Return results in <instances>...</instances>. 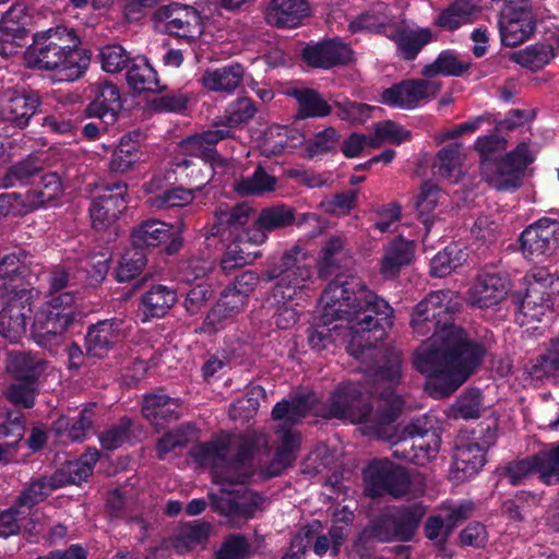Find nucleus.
Returning a JSON list of instances; mask_svg holds the SVG:
<instances>
[{"label":"nucleus","instance_id":"64","mask_svg":"<svg viewBox=\"0 0 559 559\" xmlns=\"http://www.w3.org/2000/svg\"><path fill=\"white\" fill-rule=\"evenodd\" d=\"M25 417L20 412H9L7 418L0 424V441L12 443L20 449L25 435Z\"/></svg>","mask_w":559,"mask_h":559},{"label":"nucleus","instance_id":"27","mask_svg":"<svg viewBox=\"0 0 559 559\" xmlns=\"http://www.w3.org/2000/svg\"><path fill=\"white\" fill-rule=\"evenodd\" d=\"M48 361L37 353L10 350L7 354L5 370L11 380L43 383Z\"/></svg>","mask_w":559,"mask_h":559},{"label":"nucleus","instance_id":"51","mask_svg":"<svg viewBox=\"0 0 559 559\" xmlns=\"http://www.w3.org/2000/svg\"><path fill=\"white\" fill-rule=\"evenodd\" d=\"M554 49L550 45L536 43L524 49L510 53V60L532 71H539L554 58Z\"/></svg>","mask_w":559,"mask_h":559},{"label":"nucleus","instance_id":"25","mask_svg":"<svg viewBox=\"0 0 559 559\" xmlns=\"http://www.w3.org/2000/svg\"><path fill=\"white\" fill-rule=\"evenodd\" d=\"M178 301L177 289L164 284H152L141 294L138 317L142 323L165 318Z\"/></svg>","mask_w":559,"mask_h":559},{"label":"nucleus","instance_id":"35","mask_svg":"<svg viewBox=\"0 0 559 559\" xmlns=\"http://www.w3.org/2000/svg\"><path fill=\"white\" fill-rule=\"evenodd\" d=\"M233 447V436L222 433L210 441L198 443L189 451V456L199 466H227L228 454Z\"/></svg>","mask_w":559,"mask_h":559},{"label":"nucleus","instance_id":"4","mask_svg":"<svg viewBox=\"0 0 559 559\" xmlns=\"http://www.w3.org/2000/svg\"><path fill=\"white\" fill-rule=\"evenodd\" d=\"M308 259L307 250L295 245L281 255L270 258L262 271L263 282L273 283L265 300L270 307L276 308L274 318L278 329H289L299 319L297 310L288 302L313 283Z\"/></svg>","mask_w":559,"mask_h":559},{"label":"nucleus","instance_id":"54","mask_svg":"<svg viewBox=\"0 0 559 559\" xmlns=\"http://www.w3.org/2000/svg\"><path fill=\"white\" fill-rule=\"evenodd\" d=\"M344 246L345 239L340 235L331 236L324 241L318 260V273L321 278H329L340 267Z\"/></svg>","mask_w":559,"mask_h":559},{"label":"nucleus","instance_id":"39","mask_svg":"<svg viewBox=\"0 0 559 559\" xmlns=\"http://www.w3.org/2000/svg\"><path fill=\"white\" fill-rule=\"evenodd\" d=\"M178 403L166 394L151 393L143 397L142 415L154 426H163L179 417Z\"/></svg>","mask_w":559,"mask_h":559},{"label":"nucleus","instance_id":"6","mask_svg":"<svg viewBox=\"0 0 559 559\" xmlns=\"http://www.w3.org/2000/svg\"><path fill=\"white\" fill-rule=\"evenodd\" d=\"M426 508L417 502L386 507L369 518L358 534L355 546L368 549L373 544L412 542L425 516Z\"/></svg>","mask_w":559,"mask_h":559},{"label":"nucleus","instance_id":"42","mask_svg":"<svg viewBox=\"0 0 559 559\" xmlns=\"http://www.w3.org/2000/svg\"><path fill=\"white\" fill-rule=\"evenodd\" d=\"M127 69V83L134 92L159 93L165 90L156 70L146 58L133 59Z\"/></svg>","mask_w":559,"mask_h":559},{"label":"nucleus","instance_id":"11","mask_svg":"<svg viewBox=\"0 0 559 559\" xmlns=\"http://www.w3.org/2000/svg\"><path fill=\"white\" fill-rule=\"evenodd\" d=\"M156 28L187 41L193 40L201 33V15L192 5L170 2L159 5L152 14Z\"/></svg>","mask_w":559,"mask_h":559},{"label":"nucleus","instance_id":"32","mask_svg":"<svg viewBox=\"0 0 559 559\" xmlns=\"http://www.w3.org/2000/svg\"><path fill=\"white\" fill-rule=\"evenodd\" d=\"M212 530V524L203 520L182 523L173 537L175 551L185 556L197 549L203 550L209 543Z\"/></svg>","mask_w":559,"mask_h":559},{"label":"nucleus","instance_id":"1","mask_svg":"<svg viewBox=\"0 0 559 559\" xmlns=\"http://www.w3.org/2000/svg\"><path fill=\"white\" fill-rule=\"evenodd\" d=\"M411 328L428 341L416 350L414 367L428 378L426 390L433 399L453 394L481 365L487 347L454 324L449 293L428 294L414 308Z\"/></svg>","mask_w":559,"mask_h":559},{"label":"nucleus","instance_id":"21","mask_svg":"<svg viewBox=\"0 0 559 559\" xmlns=\"http://www.w3.org/2000/svg\"><path fill=\"white\" fill-rule=\"evenodd\" d=\"M535 156L526 142H520L512 151L497 160V189L501 191L518 190L523 182L525 170L533 164Z\"/></svg>","mask_w":559,"mask_h":559},{"label":"nucleus","instance_id":"46","mask_svg":"<svg viewBox=\"0 0 559 559\" xmlns=\"http://www.w3.org/2000/svg\"><path fill=\"white\" fill-rule=\"evenodd\" d=\"M525 369L532 380L544 381L556 378L559 374V335L552 337L546 353L532 359Z\"/></svg>","mask_w":559,"mask_h":559},{"label":"nucleus","instance_id":"45","mask_svg":"<svg viewBox=\"0 0 559 559\" xmlns=\"http://www.w3.org/2000/svg\"><path fill=\"white\" fill-rule=\"evenodd\" d=\"M147 264V253L134 246L127 249L114 271V277L118 283H126L135 280L134 288H140L145 277L138 280Z\"/></svg>","mask_w":559,"mask_h":559},{"label":"nucleus","instance_id":"63","mask_svg":"<svg viewBox=\"0 0 559 559\" xmlns=\"http://www.w3.org/2000/svg\"><path fill=\"white\" fill-rule=\"evenodd\" d=\"M98 59L102 69L109 73H118L127 69L132 59L119 44L107 45L99 49Z\"/></svg>","mask_w":559,"mask_h":559},{"label":"nucleus","instance_id":"53","mask_svg":"<svg viewBox=\"0 0 559 559\" xmlns=\"http://www.w3.org/2000/svg\"><path fill=\"white\" fill-rule=\"evenodd\" d=\"M41 384L12 380L3 390V396L19 409H31L36 404Z\"/></svg>","mask_w":559,"mask_h":559},{"label":"nucleus","instance_id":"29","mask_svg":"<svg viewBox=\"0 0 559 559\" xmlns=\"http://www.w3.org/2000/svg\"><path fill=\"white\" fill-rule=\"evenodd\" d=\"M429 83L421 79L404 80L381 93V102L393 108L414 109L428 97Z\"/></svg>","mask_w":559,"mask_h":559},{"label":"nucleus","instance_id":"61","mask_svg":"<svg viewBox=\"0 0 559 559\" xmlns=\"http://www.w3.org/2000/svg\"><path fill=\"white\" fill-rule=\"evenodd\" d=\"M40 170L41 167L38 159L36 157L28 156L8 168L2 177V186L9 188L16 185H25L31 180V178L38 175Z\"/></svg>","mask_w":559,"mask_h":559},{"label":"nucleus","instance_id":"15","mask_svg":"<svg viewBox=\"0 0 559 559\" xmlns=\"http://www.w3.org/2000/svg\"><path fill=\"white\" fill-rule=\"evenodd\" d=\"M131 245L146 253L151 248L164 246V252L173 255L182 248L183 238L174 225L158 219H146L133 228Z\"/></svg>","mask_w":559,"mask_h":559},{"label":"nucleus","instance_id":"59","mask_svg":"<svg viewBox=\"0 0 559 559\" xmlns=\"http://www.w3.org/2000/svg\"><path fill=\"white\" fill-rule=\"evenodd\" d=\"M194 199L195 194L192 192V189L177 185L152 197L150 203L156 210H171L188 206Z\"/></svg>","mask_w":559,"mask_h":559},{"label":"nucleus","instance_id":"20","mask_svg":"<svg viewBox=\"0 0 559 559\" xmlns=\"http://www.w3.org/2000/svg\"><path fill=\"white\" fill-rule=\"evenodd\" d=\"M90 99L84 109L87 118L104 119L105 123H116L123 107L119 87L110 81L98 80L86 91Z\"/></svg>","mask_w":559,"mask_h":559},{"label":"nucleus","instance_id":"19","mask_svg":"<svg viewBox=\"0 0 559 559\" xmlns=\"http://www.w3.org/2000/svg\"><path fill=\"white\" fill-rule=\"evenodd\" d=\"M254 215V209L248 203L234 206L221 204L214 212V222L206 233V241L217 238L219 242L236 240ZM209 246H212L209 242Z\"/></svg>","mask_w":559,"mask_h":559},{"label":"nucleus","instance_id":"48","mask_svg":"<svg viewBox=\"0 0 559 559\" xmlns=\"http://www.w3.org/2000/svg\"><path fill=\"white\" fill-rule=\"evenodd\" d=\"M58 477V475L52 473L51 475L32 478L17 497V504L32 508L46 500L52 491L60 489V478Z\"/></svg>","mask_w":559,"mask_h":559},{"label":"nucleus","instance_id":"18","mask_svg":"<svg viewBox=\"0 0 559 559\" xmlns=\"http://www.w3.org/2000/svg\"><path fill=\"white\" fill-rule=\"evenodd\" d=\"M124 325L126 320L119 317L90 324L84 336L86 355L98 359L107 357L126 337Z\"/></svg>","mask_w":559,"mask_h":559},{"label":"nucleus","instance_id":"23","mask_svg":"<svg viewBox=\"0 0 559 559\" xmlns=\"http://www.w3.org/2000/svg\"><path fill=\"white\" fill-rule=\"evenodd\" d=\"M235 138L233 130L226 128H216L195 133L180 142V150L183 157L195 160H205L212 165H223L224 159L216 150L218 142L225 139Z\"/></svg>","mask_w":559,"mask_h":559},{"label":"nucleus","instance_id":"52","mask_svg":"<svg viewBox=\"0 0 559 559\" xmlns=\"http://www.w3.org/2000/svg\"><path fill=\"white\" fill-rule=\"evenodd\" d=\"M221 243L225 248L221 260V267L226 274L237 267L254 262L260 257L258 251L251 250V247L247 243L245 245L243 241L229 240Z\"/></svg>","mask_w":559,"mask_h":559},{"label":"nucleus","instance_id":"56","mask_svg":"<svg viewBox=\"0 0 559 559\" xmlns=\"http://www.w3.org/2000/svg\"><path fill=\"white\" fill-rule=\"evenodd\" d=\"M275 185V177L269 175L262 166H258L251 176L238 179L234 190L242 197L260 195L273 191Z\"/></svg>","mask_w":559,"mask_h":559},{"label":"nucleus","instance_id":"8","mask_svg":"<svg viewBox=\"0 0 559 559\" xmlns=\"http://www.w3.org/2000/svg\"><path fill=\"white\" fill-rule=\"evenodd\" d=\"M497 441V424L480 423L469 438L461 437L455 444L451 477L463 483L479 473L486 463V454Z\"/></svg>","mask_w":559,"mask_h":559},{"label":"nucleus","instance_id":"50","mask_svg":"<svg viewBox=\"0 0 559 559\" xmlns=\"http://www.w3.org/2000/svg\"><path fill=\"white\" fill-rule=\"evenodd\" d=\"M142 156L141 145L130 141V135H122L109 160L111 174H124L131 170Z\"/></svg>","mask_w":559,"mask_h":559},{"label":"nucleus","instance_id":"30","mask_svg":"<svg viewBox=\"0 0 559 559\" xmlns=\"http://www.w3.org/2000/svg\"><path fill=\"white\" fill-rule=\"evenodd\" d=\"M259 452V443L252 436H240L236 453L229 457L227 467L235 471V475L222 477L224 485H245L249 481L252 472L253 456Z\"/></svg>","mask_w":559,"mask_h":559},{"label":"nucleus","instance_id":"26","mask_svg":"<svg viewBox=\"0 0 559 559\" xmlns=\"http://www.w3.org/2000/svg\"><path fill=\"white\" fill-rule=\"evenodd\" d=\"M32 314L29 297L14 296L0 310V335L10 343H17L26 333Z\"/></svg>","mask_w":559,"mask_h":559},{"label":"nucleus","instance_id":"31","mask_svg":"<svg viewBox=\"0 0 559 559\" xmlns=\"http://www.w3.org/2000/svg\"><path fill=\"white\" fill-rule=\"evenodd\" d=\"M534 284L527 288L521 308L525 316L536 308H548L551 296L559 292V277L547 269H538L533 273Z\"/></svg>","mask_w":559,"mask_h":559},{"label":"nucleus","instance_id":"3","mask_svg":"<svg viewBox=\"0 0 559 559\" xmlns=\"http://www.w3.org/2000/svg\"><path fill=\"white\" fill-rule=\"evenodd\" d=\"M382 399L376 414L377 435L391 444L393 456L418 466L435 459L441 445L440 428L428 416L413 418L404 427L392 426L404 408V400L390 390Z\"/></svg>","mask_w":559,"mask_h":559},{"label":"nucleus","instance_id":"57","mask_svg":"<svg viewBox=\"0 0 559 559\" xmlns=\"http://www.w3.org/2000/svg\"><path fill=\"white\" fill-rule=\"evenodd\" d=\"M471 67L469 62H462L451 50H443L436 60L424 67L423 74L433 78L438 74L444 76H462Z\"/></svg>","mask_w":559,"mask_h":559},{"label":"nucleus","instance_id":"9","mask_svg":"<svg viewBox=\"0 0 559 559\" xmlns=\"http://www.w3.org/2000/svg\"><path fill=\"white\" fill-rule=\"evenodd\" d=\"M532 473H537L546 486L559 485V441L506 467V476L513 486L521 485Z\"/></svg>","mask_w":559,"mask_h":559},{"label":"nucleus","instance_id":"47","mask_svg":"<svg viewBox=\"0 0 559 559\" xmlns=\"http://www.w3.org/2000/svg\"><path fill=\"white\" fill-rule=\"evenodd\" d=\"M540 498L537 493L519 490L511 498L503 501L502 514L512 522H526L533 518L534 511L539 507Z\"/></svg>","mask_w":559,"mask_h":559},{"label":"nucleus","instance_id":"16","mask_svg":"<svg viewBox=\"0 0 559 559\" xmlns=\"http://www.w3.org/2000/svg\"><path fill=\"white\" fill-rule=\"evenodd\" d=\"M128 185L124 181L108 183L105 193L93 199L88 212L96 231L109 228L127 209Z\"/></svg>","mask_w":559,"mask_h":559},{"label":"nucleus","instance_id":"24","mask_svg":"<svg viewBox=\"0 0 559 559\" xmlns=\"http://www.w3.org/2000/svg\"><path fill=\"white\" fill-rule=\"evenodd\" d=\"M300 56L307 66L329 70L352 62L353 50L338 38H332L306 45Z\"/></svg>","mask_w":559,"mask_h":559},{"label":"nucleus","instance_id":"33","mask_svg":"<svg viewBox=\"0 0 559 559\" xmlns=\"http://www.w3.org/2000/svg\"><path fill=\"white\" fill-rule=\"evenodd\" d=\"M245 73L246 68L233 61L219 68L205 70L201 83L207 91L230 95L241 85Z\"/></svg>","mask_w":559,"mask_h":559},{"label":"nucleus","instance_id":"49","mask_svg":"<svg viewBox=\"0 0 559 559\" xmlns=\"http://www.w3.org/2000/svg\"><path fill=\"white\" fill-rule=\"evenodd\" d=\"M28 36V26L2 17L0 21V55L3 58L15 56L19 48L26 45Z\"/></svg>","mask_w":559,"mask_h":559},{"label":"nucleus","instance_id":"5","mask_svg":"<svg viewBox=\"0 0 559 559\" xmlns=\"http://www.w3.org/2000/svg\"><path fill=\"white\" fill-rule=\"evenodd\" d=\"M81 39L74 28L59 25L33 36L26 48L25 61L31 69L70 71L73 79L81 78L91 61V51L80 48Z\"/></svg>","mask_w":559,"mask_h":559},{"label":"nucleus","instance_id":"55","mask_svg":"<svg viewBox=\"0 0 559 559\" xmlns=\"http://www.w3.org/2000/svg\"><path fill=\"white\" fill-rule=\"evenodd\" d=\"M402 354L400 352L392 348L384 350L382 362L378 366L376 376L379 380L388 382L390 386L380 393V404L378 408L383 403L382 395L385 391L390 390L397 394L393 386L400 384L402 380Z\"/></svg>","mask_w":559,"mask_h":559},{"label":"nucleus","instance_id":"40","mask_svg":"<svg viewBox=\"0 0 559 559\" xmlns=\"http://www.w3.org/2000/svg\"><path fill=\"white\" fill-rule=\"evenodd\" d=\"M265 502V497L257 491H247L239 500L235 498H221L213 501L215 510L228 518H254Z\"/></svg>","mask_w":559,"mask_h":559},{"label":"nucleus","instance_id":"12","mask_svg":"<svg viewBox=\"0 0 559 559\" xmlns=\"http://www.w3.org/2000/svg\"><path fill=\"white\" fill-rule=\"evenodd\" d=\"M372 413V406L366 402L359 386L352 382L337 385L331 392L320 415L324 419H357L366 421Z\"/></svg>","mask_w":559,"mask_h":559},{"label":"nucleus","instance_id":"60","mask_svg":"<svg viewBox=\"0 0 559 559\" xmlns=\"http://www.w3.org/2000/svg\"><path fill=\"white\" fill-rule=\"evenodd\" d=\"M255 103L249 97H239L230 103L225 111L224 121L215 123L216 128L231 130L249 122L257 112Z\"/></svg>","mask_w":559,"mask_h":559},{"label":"nucleus","instance_id":"34","mask_svg":"<svg viewBox=\"0 0 559 559\" xmlns=\"http://www.w3.org/2000/svg\"><path fill=\"white\" fill-rule=\"evenodd\" d=\"M307 0H270L266 20L277 28H295L309 15Z\"/></svg>","mask_w":559,"mask_h":559},{"label":"nucleus","instance_id":"36","mask_svg":"<svg viewBox=\"0 0 559 559\" xmlns=\"http://www.w3.org/2000/svg\"><path fill=\"white\" fill-rule=\"evenodd\" d=\"M29 257L20 248L0 259V289L17 288L24 282L29 284Z\"/></svg>","mask_w":559,"mask_h":559},{"label":"nucleus","instance_id":"17","mask_svg":"<svg viewBox=\"0 0 559 559\" xmlns=\"http://www.w3.org/2000/svg\"><path fill=\"white\" fill-rule=\"evenodd\" d=\"M508 292L507 274L495 265H485L468 289V301L480 309L500 304Z\"/></svg>","mask_w":559,"mask_h":559},{"label":"nucleus","instance_id":"7","mask_svg":"<svg viewBox=\"0 0 559 559\" xmlns=\"http://www.w3.org/2000/svg\"><path fill=\"white\" fill-rule=\"evenodd\" d=\"M78 292L68 290L50 297L36 312L33 322L35 342L48 347L66 331L78 323L82 313L76 306Z\"/></svg>","mask_w":559,"mask_h":559},{"label":"nucleus","instance_id":"38","mask_svg":"<svg viewBox=\"0 0 559 559\" xmlns=\"http://www.w3.org/2000/svg\"><path fill=\"white\" fill-rule=\"evenodd\" d=\"M389 37L396 45L403 59L411 61L432 40V32L427 27L412 29L405 26H397L391 31Z\"/></svg>","mask_w":559,"mask_h":559},{"label":"nucleus","instance_id":"62","mask_svg":"<svg viewBox=\"0 0 559 559\" xmlns=\"http://www.w3.org/2000/svg\"><path fill=\"white\" fill-rule=\"evenodd\" d=\"M438 198L439 189L430 182H425L416 197V215L427 230H429L432 224V213L438 204Z\"/></svg>","mask_w":559,"mask_h":559},{"label":"nucleus","instance_id":"10","mask_svg":"<svg viewBox=\"0 0 559 559\" xmlns=\"http://www.w3.org/2000/svg\"><path fill=\"white\" fill-rule=\"evenodd\" d=\"M365 479L371 498L384 495L402 498L411 490V477L407 471L389 459L371 461L365 471Z\"/></svg>","mask_w":559,"mask_h":559},{"label":"nucleus","instance_id":"44","mask_svg":"<svg viewBox=\"0 0 559 559\" xmlns=\"http://www.w3.org/2000/svg\"><path fill=\"white\" fill-rule=\"evenodd\" d=\"M414 257L413 241L396 237L392 240L381 260L380 271L384 277H395L403 266L408 265Z\"/></svg>","mask_w":559,"mask_h":559},{"label":"nucleus","instance_id":"28","mask_svg":"<svg viewBox=\"0 0 559 559\" xmlns=\"http://www.w3.org/2000/svg\"><path fill=\"white\" fill-rule=\"evenodd\" d=\"M171 171L175 176V182L192 189L194 194L206 187L215 175L214 165L205 160L179 156L174 158Z\"/></svg>","mask_w":559,"mask_h":559},{"label":"nucleus","instance_id":"22","mask_svg":"<svg viewBox=\"0 0 559 559\" xmlns=\"http://www.w3.org/2000/svg\"><path fill=\"white\" fill-rule=\"evenodd\" d=\"M40 105L38 92L9 88L3 92L0 99V116L3 120L23 129L28 126Z\"/></svg>","mask_w":559,"mask_h":559},{"label":"nucleus","instance_id":"13","mask_svg":"<svg viewBox=\"0 0 559 559\" xmlns=\"http://www.w3.org/2000/svg\"><path fill=\"white\" fill-rule=\"evenodd\" d=\"M501 44L516 47L527 40L535 32L536 21L527 2L504 0L498 17Z\"/></svg>","mask_w":559,"mask_h":559},{"label":"nucleus","instance_id":"2","mask_svg":"<svg viewBox=\"0 0 559 559\" xmlns=\"http://www.w3.org/2000/svg\"><path fill=\"white\" fill-rule=\"evenodd\" d=\"M321 302L318 321L307 329L310 348L322 352L334 344L333 331L337 325H330L344 320L350 330L347 353L361 361L373 358L378 344L393 325V308L389 302L358 280L343 281L338 275L323 290Z\"/></svg>","mask_w":559,"mask_h":559},{"label":"nucleus","instance_id":"41","mask_svg":"<svg viewBox=\"0 0 559 559\" xmlns=\"http://www.w3.org/2000/svg\"><path fill=\"white\" fill-rule=\"evenodd\" d=\"M95 403L84 406L75 418L60 416L53 424L57 435L67 433L73 442H82L93 428L95 418Z\"/></svg>","mask_w":559,"mask_h":559},{"label":"nucleus","instance_id":"58","mask_svg":"<svg viewBox=\"0 0 559 559\" xmlns=\"http://www.w3.org/2000/svg\"><path fill=\"white\" fill-rule=\"evenodd\" d=\"M295 219L293 207L278 204L262 209L257 217V224L270 233L292 226Z\"/></svg>","mask_w":559,"mask_h":559},{"label":"nucleus","instance_id":"14","mask_svg":"<svg viewBox=\"0 0 559 559\" xmlns=\"http://www.w3.org/2000/svg\"><path fill=\"white\" fill-rule=\"evenodd\" d=\"M523 257L531 261H543L556 253L559 245V222L540 218L528 225L519 237Z\"/></svg>","mask_w":559,"mask_h":559},{"label":"nucleus","instance_id":"37","mask_svg":"<svg viewBox=\"0 0 559 559\" xmlns=\"http://www.w3.org/2000/svg\"><path fill=\"white\" fill-rule=\"evenodd\" d=\"M287 94L297 102L296 118L299 120L325 118L332 114L333 106L314 88L295 87Z\"/></svg>","mask_w":559,"mask_h":559},{"label":"nucleus","instance_id":"43","mask_svg":"<svg viewBox=\"0 0 559 559\" xmlns=\"http://www.w3.org/2000/svg\"><path fill=\"white\" fill-rule=\"evenodd\" d=\"M478 7L472 0H454L436 17L435 24L441 29L454 32L474 21Z\"/></svg>","mask_w":559,"mask_h":559}]
</instances>
